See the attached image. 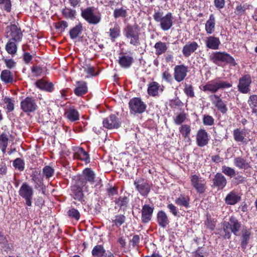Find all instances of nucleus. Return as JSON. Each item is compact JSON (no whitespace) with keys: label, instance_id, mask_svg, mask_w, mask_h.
Listing matches in <instances>:
<instances>
[{"label":"nucleus","instance_id":"62","mask_svg":"<svg viewBox=\"0 0 257 257\" xmlns=\"http://www.w3.org/2000/svg\"><path fill=\"white\" fill-rule=\"evenodd\" d=\"M246 9L247 8L245 5L241 6V5H238L236 7L234 13L237 15L241 16L244 13Z\"/></svg>","mask_w":257,"mask_h":257},{"label":"nucleus","instance_id":"7","mask_svg":"<svg viewBox=\"0 0 257 257\" xmlns=\"http://www.w3.org/2000/svg\"><path fill=\"white\" fill-rule=\"evenodd\" d=\"M5 36L9 40H12L15 42H20L23 37V34L20 29L16 25H10L6 28Z\"/></svg>","mask_w":257,"mask_h":257},{"label":"nucleus","instance_id":"24","mask_svg":"<svg viewBox=\"0 0 257 257\" xmlns=\"http://www.w3.org/2000/svg\"><path fill=\"white\" fill-rule=\"evenodd\" d=\"M1 81L5 84H12L15 81L14 73L8 69L2 71L0 75Z\"/></svg>","mask_w":257,"mask_h":257},{"label":"nucleus","instance_id":"57","mask_svg":"<svg viewBox=\"0 0 257 257\" xmlns=\"http://www.w3.org/2000/svg\"><path fill=\"white\" fill-rule=\"evenodd\" d=\"M6 66L9 69H12L16 67V62L12 59L3 58Z\"/></svg>","mask_w":257,"mask_h":257},{"label":"nucleus","instance_id":"59","mask_svg":"<svg viewBox=\"0 0 257 257\" xmlns=\"http://www.w3.org/2000/svg\"><path fill=\"white\" fill-rule=\"evenodd\" d=\"M214 118L210 115H205L203 118L204 124L206 125H212L214 124Z\"/></svg>","mask_w":257,"mask_h":257},{"label":"nucleus","instance_id":"32","mask_svg":"<svg viewBox=\"0 0 257 257\" xmlns=\"http://www.w3.org/2000/svg\"><path fill=\"white\" fill-rule=\"evenodd\" d=\"M32 180L34 184L36 189L42 188L43 186V178L40 173L37 171L33 172L32 175Z\"/></svg>","mask_w":257,"mask_h":257},{"label":"nucleus","instance_id":"60","mask_svg":"<svg viewBox=\"0 0 257 257\" xmlns=\"http://www.w3.org/2000/svg\"><path fill=\"white\" fill-rule=\"evenodd\" d=\"M84 71L90 76H96L98 73L95 72L94 68L90 65H86L84 67Z\"/></svg>","mask_w":257,"mask_h":257},{"label":"nucleus","instance_id":"36","mask_svg":"<svg viewBox=\"0 0 257 257\" xmlns=\"http://www.w3.org/2000/svg\"><path fill=\"white\" fill-rule=\"evenodd\" d=\"M18 42L14 41L12 40H9L6 45L5 49L8 54L14 56L17 52V43Z\"/></svg>","mask_w":257,"mask_h":257},{"label":"nucleus","instance_id":"9","mask_svg":"<svg viewBox=\"0 0 257 257\" xmlns=\"http://www.w3.org/2000/svg\"><path fill=\"white\" fill-rule=\"evenodd\" d=\"M81 15L88 23L91 24H97L101 20L100 15L94 14L93 9L90 7L82 11Z\"/></svg>","mask_w":257,"mask_h":257},{"label":"nucleus","instance_id":"4","mask_svg":"<svg viewBox=\"0 0 257 257\" xmlns=\"http://www.w3.org/2000/svg\"><path fill=\"white\" fill-rule=\"evenodd\" d=\"M140 28L135 25H128L123 31V35L128 40L130 44L134 46L138 47L141 44L140 38Z\"/></svg>","mask_w":257,"mask_h":257},{"label":"nucleus","instance_id":"49","mask_svg":"<svg viewBox=\"0 0 257 257\" xmlns=\"http://www.w3.org/2000/svg\"><path fill=\"white\" fill-rule=\"evenodd\" d=\"M13 166L16 169L22 171L25 168V163L22 159L17 158L14 161Z\"/></svg>","mask_w":257,"mask_h":257},{"label":"nucleus","instance_id":"40","mask_svg":"<svg viewBox=\"0 0 257 257\" xmlns=\"http://www.w3.org/2000/svg\"><path fill=\"white\" fill-rule=\"evenodd\" d=\"M107 252L101 245H95L92 249L91 253L94 257H104Z\"/></svg>","mask_w":257,"mask_h":257},{"label":"nucleus","instance_id":"18","mask_svg":"<svg viewBox=\"0 0 257 257\" xmlns=\"http://www.w3.org/2000/svg\"><path fill=\"white\" fill-rule=\"evenodd\" d=\"M154 208L149 204H145L142 206V221L143 223H148L152 219Z\"/></svg>","mask_w":257,"mask_h":257},{"label":"nucleus","instance_id":"53","mask_svg":"<svg viewBox=\"0 0 257 257\" xmlns=\"http://www.w3.org/2000/svg\"><path fill=\"white\" fill-rule=\"evenodd\" d=\"M113 16L115 18L119 17L124 18L126 16V11L122 8L116 9L113 12Z\"/></svg>","mask_w":257,"mask_h":257},{"label":"nucleus","instance_id":"8","mask_svg":"<svg viewBox=\"0 0 257 257\" xmlns=\"http://www.w3.org/2000/svg\"><path fill=\"white\" fill-rule=\"evenodd\" d=\"M191 185L200 194L204 193L206 190V182L204 178L200 175H193L190 177Z\"/></svg>","mask_w":257,"mask_h":257},{"label":"nucleus","instance_id":"35","mask_svg":"<svg viewBox=\"0 0 257 257\" xmlns=\"http://www.w3.org/2000/svg\"><path fill=\"white\" fill-rule=\"evenodd\" d=\"M175 203L181 206L188 208L190 207V198L188 196L180 195L175 200Z\"/></svg>","mask_w":257,"mask_h":257},{"label":"nucleus","instance_id":"30","mask_svg":"<svg viewBox=\"0 0 257 257\" xmlns=\"http://www.w3.org/2000/svg\"><path fill=\"white\" fill-rule=\"evenodd\" d=\"M133 61V58L129 55H122L119 57L118 63L123 68H130Z\"/></svg>","mask_w":257,"mask_h":257},{"label":"nucleus","instance_id":"34","mask_svg":"<svg viewBox=\"0 0 257 257\" xmlns=\"http://www.w3.org/2000/svg\"><path fill=\"white\" fill-rule=\"evenodd\" d=\"M240 200V197L234 191L228 193L225 197V203L228 205H235Z\"/></svg>","mask_w":257,"mask_h":257},{"label":"nucleus","instance_id":"31","mask_svg":"<svg viewBox=\"0 0 257 257\" xmlns=\"http://www.w3.org/2000/svg\"><path fill=\"white\" fill-rule=\"evenodd\" d=\"M215 18L213 14L209 16V19L205 24V30L208 35L213 34L215 31Z\"/></svg>","mask_w":257,"mask_h":257},{"label":"nucleus","instance_id":"21","mask_svg":"<svg viewBox=\"0 0 257 257\" xmlns=\"http://www.w3.org/2000/svg\"><path fill=\"white\" fill-rule=\"evenodd\" d=\"M209 141V137L206 131L199 130L196 135V143L199 147H202L207 145Z\"/></svg>","mask_w":257,"mask_h":257},{"label":"nucleus","instance_id":"52","mask_svg":"<svg viewBox=\"0 0 257 257\" xmlns=\"http://www.w3.org/2000/svg\"><path fill=\"white\" fill-rule=\"evenodd\" d=\"M54 170L52 167L46 166L43 169V173L44 176L47 179H49L54 174Z\"/></svg>","mask_w":257,"mask_h":257},{"label":"nucleus","instance_id":"15","mask_svg":"<svg viewBox=\"0 0 257 257\" xmlns=\"http://www.w3.org/2000/svg\"><path fill=\"white\" fill-rule=\"evenodd\" d=\"M129 106L131 110L135 113H142L146 108V104L139 98L132 99L129 102Z\"/></svg>","mask_w":257,"mask_h":257},{"label":"nucleus","instance_id":"61","mask_svg":"<svg viewBox=\"0 0 257 257\" xmlns=\"http://www.w3.org/2000/svg\"><path fill=\"white\" fill-rule=\"evenodd\" d=\"M162 79L166 82L169 83H172L173 81L172 75L168 71H165L163 73Z\"/></svg>","mask_w":257,"mask_h":257},{"label":"nucleus","instance_id":"47","mask_svg":"<svg viewBox=\"0 0 257 257\" xmlns=\"http://www.w3.org/2000/svg\"><path fill=\"white\" fill-rule=\"evenodd\" d=\"M32 73L35 76H40L45 74V68L38 66H34L31 69Z\"/></svg>","mask_w":257,"mask_h":257},{"label":"nucleus","instance_id":"23","mask_svg":"<svg viewBox=\"0 0 257 257\" xmlns=\"http://www.w3.org/2000/svg\"><path fill=\"white\" fill-rule=\"evenodd\" d=\"M35 84L38 88L46 92H51L54 90L53 84L44 79L38 80L36 81Z\"/></svg>","mask_w":257,"mask_h":257},{"label":"nucleus","instance_id":"38","mask_svg":"<svg viewBox=\"0 0 257 257\" xmlns=\"http://www.w3.org/2000/svg\"><path fill=\"white\" fill-rule=\"evenodd\" d=\"M66 117L70 121H74L79 118V114L78 111L74 107H70L65 112Z\"/></svg>","mask_w":257,"mask_h":257},{"label":"nucleus","instance_id":"51","mask_svg":"<svg viewBox=\"0 0 257 257\" xmlns=\"http://www.w3.org/2000/svg\"><path fill=\"white\" fill-rule=\"evenodd\" d=\"M180 132L183 137L185 138L189 137L191 132V128L189 125L187 124L182 125L179 128Z\"/></svg>","mask_w":257,"mask_h":257},{"label":"nucleus","instance_id":"13","mask_svg":"<svg viewBox=\"0 0 257 257\" xmlns=\"http://www.w3.org/2000/svg\"><path fill=\"white\" fill-rule=\"evenodd\" d=\"M248 133L245 129L236 128L233 132V136L234 140L242 144L246 145L250 141V139L247 136Z\"/></svg>","mask_w":257,"mask_h":257},{"label":"nucleus","instance_id":"10","mask_svg":"<svg viewBox=\"0 0 257 257\" xmlns=\"http://www.w3.org/2000/svg\"><path fill=\"white\" fill-rule=\"evenodd\" d=\"M252 80L251 76L249 74L243 75L239 79V82L237 85L238 90L243 94H246L250 91V84Z\"/></svg>","mask_w":257,"mask_h":257},{"label":"nucleus","instance_id":"29","mask_svg":"<svg viewBox=\"0 0 257 257\" xmlns=\"http://www.w3.org/2000/svg\"><path fill=\"white\" fill-rule=\"evenodd\" d=\"M157 222L160 226L166 227L169 223V220L166 212L163 210L159 211L157 215Z\"/></svg>","mask_w":257,"mask_h":257},{"label":"nucleus","instance_id":"46","mask_svg":"<svg viewBox=\"0 0 257 257\" xmlns=\"http://www.w3.org/2000/svg\"><path fill=\"white\" fill-rule=\"evenodd\" d=\"M125 217L123 215H117L115 216L114 218L112 219L113 225L117 227L120 226L125 221Z\"/></svg>","mask_w":257,"mask_h":257},{"label":"nucleus","instance_id":"27","mask_svg":"<svg viewBox=\"0 0 257 257\" xmlns=\"http://www.w3.org/2000/svg\"><path fill=\"white\" fill-rule=\"evenodd\" d=\"M213 185L218 189H223L226 185L227 181L225 177L220 173H217L213 179Z\"/></svg>","mask_w":257,"mask_h":257},{"label":"nucleus","instance_id":"12","mask_svg":"<svg viewBox=\"0 0 257 257\" xmlns=\"http://www.w3.org/2000/svg\"><path fill=\"white\" fill-rule=\"evenodd\" d=\"M134 185L137 191L143 196H147L150 191L151 187L149 184L144 179H136Z\"/></svg>","mask_w":257,"mask_h":257},{"label":"nucleus","instance_id":"63","mask_svg":"<svg viewBox=\"0 0 257 257\" xmlns=\"http://www.w3.org/2000/svg\"><path fill=\"white\" fill-rule=\"evenodd\" d=\"M8 140V138L6 134H2L0 136V147H7Z\"/></svg>","mask_w":257,"mask_h":257},{"label":"nucleus","instance_id":"39","mask_svg":"<svg viewBox=\"0 0 257 257\" xmlns=\"http://www.w3.org/2000/svg\"><path fill=\"white\" fill-rule=\"evenodd\" d=\"M82 26L81 24L76 25L69 31V35L71 39L74 40L79 37L82 32Z\"/></svg>","mask_w":257,"mask_h":257},{"label":"nucleus","instance_id":"50","mask_svg":"<svg viewBox=\"0 0 257 257\" xmlns=\"http://www.w3.org/2000/svg\"><path fill=\"white\" fill-rule=\"evenodd\" d=\"M4 102L6 104L7 112H10L14 109V101L11 98L5 97L4 98Z\"/></svg>","mask_w":257,"mask_h":257},{"label":"nucleus","instance_id":"2","mask_svg":"<svg viewBox=\"0 0 257 257\" xmlns=\"http://www.w3.org/2000/svg\"><path fill=\"white\" fill-rule=\"evenodd\" d=\"M232 83L230 81H224L217 77L213 80L208 81L203 85L201 89L205 92H209L211 93L217 92L219 89H225L231 87Z\"/></svg>","mask_w":257,"mask_h":257},{"label":"nucleus","instance_id":"20","mask_svg":"<svg viewBox=\"0 0 257 257\" xmlns=\"http://www.w3.org/2000/svg\"><path fill=\"white\" fill-rule=\"evenodd\" d=\"M164 87L156 81L151 82L148 85V93L151 96H158L162 93Z\"/></svg>","mask_w":257,"mask_h":257},{"label":"nucleus","instance_id":"54","mask_svg":"<svg viewBox=\"0 0 257 257\" xmlns=\"http://www.w3.org/2000/svg\"><path fill=\"white\" fill-rule=\"evenodd\" d=\"M120 29L119 27L116 25L113 28H111L109 30V36L111 39H115L118 37L119 35Z\"/></svg>","mask_w":257,"mask_h":257},{"label":"nucleus","instance_id":"28","mask_svg":"<svg viewBox=\"0 0 257 257\" xmlns=\"http://www.w3.org/2000/svg\"><path fill=\"white\" fill-rule=\"evenodd\" d=\"M74 157L76 159L84 161L86 163L90 162L88 154L82 148L78 147L76 148Z\"/></svg>","mask_w":257,"mask_h":257},{"label":"nucleus","instance_id":"56","mask_svg":"<svg viewBox=\"0 0 257 257\" xmlns=\"http://www.w3.org/2000/svg\"><path fill=\"white\" fill-rule=\"evenodd\" d=\"M184 91L188 97H193L195 96L194 89L191 85L185 84Z\"/></svg>","mask_w":257,"mask_h":257},{"label":"nucleus","instance_id":"41","mask_svg":"<svg viewBox=\"0 0 257 257\" xmlns=\"http://www.w3.org/2000/svg\"><path fill=\"white\" fill-rule=\"evenodd\" d=\"M154 48L156 49V54L158 55L165 53L168 49L166 44L161 41L157 42L155 44Z\"/></svg>","mask_w":257,"mask_h":257},{"label":"nucleus","instance_id":"25","mask_svg":"<svg viewBox=\"0 0 257 257\" xmlns=\"http://www.w3.org/2000/svg\"><path fill=\"white\" fill-rule=\"evenodd\" d=\"M205 43L207 48L212 50L218 49L221 44L219 38L213 36H210L206 37L205 40Z\"/></svg>","mask_w":257,"mask_h":257},{"label":"nucleus","instance_id":"3","mask_svg":"<svg viewBox=\"0 0 257 257\" xmlns=\"http://www.w3.org/2000/svg\"><path fill=\"white\" fill-rule=\"evenodd\" d=\"M210 59L218 66H221L223 64H228L231 66L237 65L233 57L225 52H214L210 55Z\"/></svg>","mask_w":257,"mask_h":257},{"label":"nucleus","instance_id":"37","mask_svg":"<svg viewBox=\"0 0 257 257\" xmlns=\"http://www.w3.org/2000/svg\"><path fill=\"white\" fill-rule=\"evenodd\" d=\"M234 165L240 169H246L250 167L249 164L241 157H236L233 160Z\"/></svg>","mask_w":257,"mask_h":257},{"label":"nucleus","instance_id":"44","mask_svg":"<svg viewBox=\"0 0 257 257\" xmlns=\"http://www.w3.org/2000/svg\"><path fill=\"white\" fill-rule=\"evenodd\" d=\"M63 16L67 19L72 20L75 18L76 12L69 8H65L62 10Z\"/></svg>","mask_w":257,"mask_h":257},{"label":"nucleus","instance_id":"6","mask_svg":"<svg viewBox=\"0 0 257 257\" xmlns=\"http://www.w3.org/2000/svg\"><path fill=\"white\" fill-rule=\"evenodd\" d=\"M19 195L25 200L28 206H31L34 195L33 188L27 183L22 184L19 191Z\"/></svg>","mask_w":257,"mask_h":257},{"label":"nucleus","instance_id":"1","mask_svg":"<svg viewBox=\"0 0 257 257\" xmlns=\"http://www.w3.org/2000/svg\"><path fill=\"white\" fill-rule=\"evenodd\" d=\"M241 224L234 217H230L228 221H224L223 224V230L221 235L225 239H229L231 236V233L237 236L241 229Z\"/></svg>","mask_w":257,"mask_h":257},{"label":"nucleus","instance_id":"26","mask_svg":"<svg viewBox=\"0 0 257 257\" xmlns=\"http://www.w3.org/2000/svg\"><path fill=\"white\" fill-rule=\"evenodd\" d=\"M82 186L80 185L79 182L76 185L73 186L71 189V195L75 199L79 201H83V193L82 192Z\"/></svg>","mask_w":257,"mask_h":257},{"label":"nucleus","instance_id":"58","mask_svg":"<svg viewBox=\"0 0 257 257\" xmlns=\"http://www.w3.org/2000/svg\"><path fill=\"white\" fill-rule=\"evenodd\" d=\"M0 5L7 12L11 11L12 6L11 0H0Z\"/></svg>","mask_w":257,"mask_h":257},{"label":"nucleus","instance_id":"14","mask_svg":"<svg viewBox=\"0 0 257 257\" xmlns=\"http://www.w3.org/2000/svg\"><path fill=\"white\" fill-rule=\"evenodd\" d=\"M37 108L36 100L32 97H27L21 102V108L25 112H34Z\"/></svg>","mask_w":257,"mask_h":257},{"label":"nucleus","instance_id":"22","mask_svg":"<svg viewBox=\"0 0 257 257\" xmlns=\"http://www.w3.org/2000/svg\"><path fill=\"white\" fill-rule=\"evenodd\" d=\"M198 47L199 45L196 42H188L183 46L182 54L185 57H189L197 50Z\"/></svg>","mask_w":257,"mask_h":257},{"label":"nucleus","instance_id":"55","mask_svg":"<svg viewBox=\"0 0 257 257\" xmlns=\"http://www.w3.org/2000/svg\"><path fill=\"white\" fill-rule=\"evenodd\" d=\"M68 215L78 220L80 218V214L79 212L74 208L69 209L67 212Z\"/></svg>","mask_w":257,"mask_h":257},{"label":"nucleus","instance_id":"33","mask_svg":"<svg viewBox=\"0 0 257 257\" xmlns=\"http://www.w3.org/2000/svg\"><path fill=\"white\" fill-rule=\"evenodd\" d=\"M74 91L77 96H81L85 94L87 92L86 83L84 81H77Z\"/></svg>","mask_w":257,"mask_h":257},{"label":"nucleus","instance_id":"11","mask_svg":"<svg viewBox=\"0 0 257 257\" xmlns=\"http://www.w3.org/2000/svg\"><path fill=\"white\" fill-rule=\"evenodd\" d=\"M102 124L106 128L115 129L120 127L121 121L115 114H112L103 119Z\"/></svg>","mask_w":257,"mask_h":257},{"label":"nucleus","instance_id":"64","mask_svg":"<svg viewBox=\"0 0 257 257\" xmlns=\"http://www.w3.org/2000/svg\"><path fill=\"white\" fill-rule=\"evenodd\" d=\"M186 118L185 114L180 113L174 119L175 123L177 124H180L184 121Z\"/></svg>","mask_w":257,"mask_h":257},{"label":"nucleus","instance_id":"19","mask_svg":"<svg viewBox=\"0 0 257 257\" xmlns=\"http://www.w3.org/2000/svg\"><path fill=\"white\" fill-rule=\"evenodd\" d=\"M94 173L92 170L86 169L83 171V176L79 178L78 182L82 186H84L87 182L92 184L94 182Z\"/></svg>","mask_w":257,"mask_h":257},{"label":"nucleus","instance_id":"43","mask_svg":"<svg viewBox=\"0 0 257 257\" xmlns=\"http://www.w3.org/2000/svg\"><path fill=\"white\" fill-rule=\"evenodd\" d=\"M247 103L254 113L257 114V95H250L247 100Z\"/></svg>","mask_w":257,"mask_h":257},{"label":"nucleus","instance_id":"17","mask_svg":"<svg viewBox=\"0 0 257 257\" xmlns=\"http://www.w3.org/2000/svg\"><path fill=\"white\" fill-rule=\"evenodd\" d=\"M212 104L217 108L218 110L224 114L226 113L228 108L226 105V102L222 100L219 96L214 94L211 96Z\"/></svg>","mask_w":257,"mask_h":257},{"label":"nucleus","instance_id":"42","mask_svg":"<svg viewBox=\"0 0 257 257\" xmlns=\"http://www.w3.org/2000/svg\"><path fill=\"white\" fill-rule=\"evenodd\" d=\"M129 200L126 196H120L114 201L115 204L120 209H125L127 205Z\"/></svg>","mask_w":257,"mask_h":257},{"label":"nucleus","instance_id":"45","mask_svg":"<svg viewBox=\"0 0 257 257\" xmlns=\"http://www.w3.org/2000/svg\"><path fill=\"white\" fill-rule=\"evenodd\" d=\"M250 232L249 230H244L241 236V245L243 248H245L250 238Z\"/></svg>","mask_w":257,"mask_h":257},{"label":"nucleus","instance_id":"16","mask_svg":"<svg viewBox=\"0 0 257 257\" xmlns=\"http://www.w3.org/2000/svg\"><path fill=\"white\" fill-rule=\"evenodd\" d=\"M188 67L184 65H176L174 68V77L178 82L183 81L187 76Z\"/></svg>","mask_w":257,"mask_h":257},{"label":"nucleus","instance_id":"48","mask_svg":"<svg viewBox=\"0 0 257 257\" xmlns=\"http://www.w3.org/2000/svg\"><path fill=\"white\" fill-rule=\"evenodd\" d=\"M221 171L223 174L230 178H232L235 175V170L233 168L226 166H223L221 168Z\"/></svg>","mask_w":257,"mask_h":257},{"label":"nucleus","instance_id":"5","mask_svg":"<svg viewBox=\"0 0 257 257\" xmlns=\"http://www.w3.org/2000/svg\"><path fill=\"white\" fill-rule=\"evenodd\" d=\"M155 21L160 23V26L163 31H168L173 26V17L171 13L163 16V13L160 11L155 12L153 15Z\"/></svg>","mask_w":257,"mask_h":257}]
</instances>
